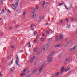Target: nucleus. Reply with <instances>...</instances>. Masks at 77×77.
I'll list each match as a JSON object with an SVG mask.
<instances>
[{
    "instance_id": "f257e3e1",
    "label": "nucleus",
    "mask_w": 77,
    "mask_h": 77,
    "mask_svg": "<svg viewBox=\"0 0 77 77\" xmlns=\"http://www.w3.org/2000/svg\"><path fill=\"white\" fill-rule=\"evenodd\" d=\"M45 62H43L42 64L39 67V69L36 73V74H37V75H38V74H41V73L42 71L43 66H44V65H45Z\"/></svg>"
},
{
    "instance_id": "f03ea898",
    "label": "nucleus",
    "mask_w": 77,
    "mask_h": 77,
    "mask_svg": "<svg viewBox=\"0 0 77 77\" xmlns=\"http://www.w3.org/2000/svg\"><path fill=\"white\" fill-rule=\"evenodd\" d=\"M53 56V53H51L48 56L47 60L48 62H51L53 60V57H51Z\"/></svg>"
},
{
    "instance_id": "7ed1b4c3",
    "label": "nucleus",
    "mask_w": 77,
    "mask_h": 77,
    "mask_svg": "<svg viewBox=\"0 0 77 77\" xmlns=\"http://www.w3.org/2000/svg\"><path fill=\"white\" fill-rule=\"evenodd\" d=\"M77 47V45H75L73 48H70L69 49V51H73V50H75V48Z\"/></svg>"
},
{
    "instance_id": "20e7f679",
    "label": "nucleus",
    "mask_w": 77,
    "mask_h": 77,
    "mask_svg": "<svg viewBox=\"0 0 77 77\" xmlns=\"http://www.w3.org/2000/svg\"><path fill=\"white\" fill-rule=\"evenodd\" d=\"M35 58H36V57L35 56H33L31 58L30 60V62H33V60H34Z\"/></svg>"
},
{
    "instance_id": "39448f33",
    "label": "nucleus",
    "mask_w": 77,
    "mask_h": 77,
    "mask_svg": "<svg viewBox=\"0 0 77 77\" xmlns=\"http://www.w3.org/2000/svg\"><path fill=\"white\" fill-rule=\"evenodd\" d=\"M68 58H66V59L65 60V61H64V63L65 65H66V63H67V62H68Z\"/></svg>"
},
{
    "instance_id": "423d86ee",
    "label": "nucleus",
    "mask_w": 77,
    "mask_h": 77,
    "mask_svg": "<svg viewBox=\"0 0 77 77\" xmlns=\"http://www.w3.org/2000/svg\"><path fill=\"white\" fill-rule=\"evenodd\" d=\"M62 44H61L60 45H56L54 47L55 48H56V47H60L61 46H62Z\"/></svg>"
},
{
    "instance_id": "0eeeda50",
    "label": "nucleus",
    "mask_w": 77,
    "mask_h": 77,
    "mask_svg": "<svg viewBox=\"0 0 77 77\" xmlns=\"http://www.w3.org/2000/svg\"><path fill=\"white\" fill-rule=\"evenodd\" d=\"M18 61L17 60H16L15 62H16V65H17V66H18L19 67H20V65H19V64H18Z\"/></svg>"
},
{
    "instance_id": "6e6552de",
    "label": "nucleus",
    "mask_w": 77,
    "mask_h": 77,
    "mask_svg": "<svg viewBox=\"0 0 77 77\" xmlns=\"http://www.w3.org/2000/svg\"><path fill=\"white\" fill-rule=\"evenodd\" d=\"M59 38L60 39H62L63 38V35L62 34H60Z\"/></svg>"
},
{
    "instance_id": "1a4fd4ad",
    "label": "nucleus",
    "mask_w": 77,
    "mask_h": 77,
    "mask_svg": "<svg viewBox=\"0 0 77 77\" xmlns=\"http://www.w3.org/2000/svg\"><path fill=\"white\" fill-rule=\"evenodd\" d=\"M15 68V67H12L10 69V70L11 71H14Z\"/></svg>"
},
{
    "instance_id": "9d476101",
    "label": "nucleus",
    "mask_w": 77,
    "mask_h": 77,
    "mask_svg": "<svg viewBox=\"0 0 77 77\" xmlns=\"http://www.w3.org/2000/svg\"><path fill=\"white\" fill-rule=\"evenodd\" d=\"M37 35V32L36 31H34V35L35 36Z\"/></svg>"
},
{
    "instance_id": "9b49d317",
    "label": "nucleus",
    "mask_w": 77,
    "mask_h": 77,
    "mask_svg": "<svg viewBox=\"0 0 77 77\" xmlns=\"http://www.w3.org/2000/svg\"><path fill=\"white\" fill-rule=\"evenodd\" d=\"M51 41H52V38H49L48 39V42H51Z\"/></svg>"
},
{
    "instance_id": "f8f14e48",
    "label": "nucleus",
    "mask_w": 77,
    "mask_h": 77,
    "mask_svg": "<svg viewBox=\"0 0 77 77\" xmlns=\"http://www.w3.org/2000/svg\"><path fill=\"white\" fill-rule=\"evenodd\" d=\"M34 26H35V24H31L30 28V29H31V28H32V27H34Z\"/></svg>"
},
{
    "instance_id": "ddd939ff",
    "label": "nucleus",
    "mask_w": 77,
    "mask_h": 77,
    "mask_svg": "<svg viewBox=\"0 0 77 77\" xmlns=\"http://www.w3.org/2000/svg\"><path fill=\"white\" fill-rule=\"evenodd\" d=\"M4 13H5V10L3 9L2 11H1V14H3Z\"/></svg>"
},
{
    "instance_id": "4468645a",
    "label": "nucleus",
    "mask_w": 77,
    "mask_h": 77,
    "mask_svg": "<svg viewBox=\"0 0 77 77\" xmlns=\"http://www.w3.org/2000/svg\"><path fill=\"white\" fill-rule=\"evenodd\" d=\"M71 27V25H67L66 26V28L67 29H70V27Z\"/></svg>"
},
{
    "instance_id": "2eb2a0df",
    "label": "nucleus",
    "mask_w": 77,
    "mask_h": 77,
    "mask_svg": "<svg viewBox=\"0 0 77 77\" xmlns=\"http://www.w3.org/2000/svg\"><path fill=\"white\" fill-rule=\"evenodd\" d=\"M59 74H60V73L59 72H57V74L55 75L56 77H57L59 75Z\"/></svg>"
},
{
    "instance_id": "dca6fc26",
    "label": "nucleus",
    "mask_w": 77,
    "mask_h": 77,
    "mask_svg": "<svg viewBox=\"0 0 77 77\" xmlns=\"http://www.w3.org/2000/svg\"><path fill=\"white\" fill-rule=\"evenodd\" d=\"M49 46H50V45H48V44H47L45 47L46 48H48Z\"/></svg>"
},
{
    "instance_id": "f3484780",
    "label": "nucleus",
    "mask_w": 77,
    "mask_h": 77,
    "mask_svg": "<svg viewBox=\"0 0 77 77\" xmlns=\"http://www.w3.org/2000/svg\"><path fill=\"white\" fill-rule=\"evenodd\" d=\"M35 10H36V9H33L32 11V14L33 13H35Z\"/></svg>"
},
{
    "instance_id": "a211bd4d",
    "label": "nucleus",
    "mask_w": 77,
    "mask_h": 77,
    "mask_svg": "<svg viewBox=\"0 0 77 77\" xmlns=\"http://www.w3.org/2000/svg\"><path fill=\"white\" fill-rule=\"evenodd\" d=\"M17 57H15L16 59V60H17V61H19V60H18V55H17L16 56Z\"/></svg>"
},
{
    "instance_id": "6ab92c4d",
    "label": "nucleus",
    "mask_w": 77,
    "mask_h": 77,
    "mask_svg": "<svg viewBox=\"0 0 77 77\" xmlns=\"http://www.w3.org/2000/svg\"><path fill=\"white\" fill-rule=\"evenodd\" d=\"M64 68H65V67H64V66H63L61 68V70L63 71L64 70Z\"/></svg>"
},
{
    "instance_id": "aec40b11",
    "label": "nucleus",
    "mask_w": 77,
    "mask_h": 77,
    "mask_svg": "<svg viewBox=\"0 0 77 77\" xmlns=\"http://www.w3.org/2000/svg\"><path fill=\"white\" fill-rule=\"evenodd\" d=\"M36 71H37V69H36L34 70L33 71V73H34V72H36Z\"/></svg>"
},
{
    "instance_id": "412c9836",
    "label": "nucleus",
    "mask_w": 77,
    "mask_h": 77,
    "mask_svg": "<svg viewBox=\"0 0 77 77\" xmlns=\"http://www.w3.org/2000/svg\"><path fill=\"white\" fill-rule=\"evenodd\" d=\"M64 3H60V4H59V6H62V5H63Z\"/></svg>"
},
{
    "instance_id": "4be33fe9",
    "label": "nucleus",
    "mask_w": 77,
    "mask_h": 77,
    "mask_svg": "<svg viewBox=\"0 0 77 77\" xmlns=\"http://www.w3.org/2000/svg\"><path fill=\"white\" fill-rule=\"evenodd\" d=\"M59 39L58 38H55V42H57L58 41Z\"/></svg>"
},
{
    "instance_id": "5701e85b",
    "label": "nucleus",
    "mask_w": 77,
    "mask_h": 77,
    "mask_svg": "<svg viewBox=\"0 0 77 77\" xmlns=\"http://www.w3.org/2000/svg\"><path fill=\"white\" fill-rule=\"evenodd\" d=\"M23 51L22 50H21L18 52V53H23Z\"/></svg>"
},
{
    "instance_id": "b1692460",
    "label": "nucleus",
    "mask_w": 77,
    "mask_h": 77,
    "mask_svg": "<svg viewBox=\"0 0 77 77\" xmlns=\"http://www.w3.org/2000/svg\"><path fill=\"white\" fill-rule=\"evenodd\" d=\"M37 51V49H36V48H35L34 49V51H35V52H36Z\"/></svg>"
},
{
    "instance_id": "393cba45",
    "label": "nucleus",
    "mask_w": 77,
    "mask_h": 77,
    "mask_svg": "<svg viewBox=\"0 0 77 77\" xmlns=\"http://www.w3.org/2000/svg\"><path fill=\"white\" fill-rule=\"evenodd\" d=\"M72 40H70L69 42V43L70 44H71L72 43Z\"/></svg>"
},
{
    "instance_id": "a878e982",
    "label": "nucleus",
    "mask_w": 77,
    "mask_h": 77,
    "mask_svg": "<svg viewBox=\"0 0 77 77\" xmlns=\"http://www.w3.org/2000/svg\"><path fill=\"white\" fill-rule=\"evenodd\" d=\"M57 37H58V35H57L55 36V39H57L58 38Z\"/></svg>"
},
{
    "instance_id": "bb28decb",
    "label": "nucleus",
    "mask_w": 77,
    "mask_h": 77,
    "mask_svg": "<svg viewBox=\"0 0 77 77\" xmlns=\"http://www.w3.org/2000/svg\"><path fill=\"white\" fill-rule=\"evenodd\" d=\"M63 72V71L61 70V72H60V74H62Z\"/></svg>"
},
{
    "instance_id": "cd10ccee",
    "label": "nucleus",
    "mask_w": 77,
    "mask_h": 77,
    "mask_svg": "<svg viewBox=\"0 0 77 77\" xmlns=\"http://www.w3.org/2000/svg\"><path fill=\"white\" fill-rule=\"evenodd\" d=\"M3 3V0H0V4H2Z\"/></svg>"
},
{
    "instance_id": "c85d7f7f",
    "label": "nucleus",
    "mask_w": 77,
    "mask_h": 77,
    "mask_svg": "<svg viewBox=\"0 0 77 77\" xmlns=\"http://www.w3.org/2000/svg\"><path fill=\"white\" fill-rule=\"evenodd\" d=\"M44 38H42L41 39V41H44Z\"/></svg>"
},
{
    "instance_id": "c756f323",
    "label": "nucleus",
    "mask_w": 77,
    "mask_h": 77,
    "mask_svg": "<svg viewBox=\"0 0 77 77\" xmlns=\"http://www.w3.org/2000/svg\"><path fill=\"white\" fill-rule=\"evenodd\" d=\"M65 5V8L66 9L68 10V7L67 6H66V5Z\"/></svg>"
},
{
    "instance_id": "7c9ffc66",
    "label": "nucleus",
    "mask_w": 77,
    "mask_h": 77,
    "mask_svg": "<svg viewBox=\"0 0 77 77\" xmlns=\"http://www.w3.org/2000/svg\"><path fill=\"white\" fill-rule=\"evenodd\" d=\"M43 2V3L42 4L43 5H45V1H44Z\"/></svg>"
},
{
    "instance_id": "2f4dec72",
    "label": "nucleus",
    "mask_w": 77,
    "mask_h": 77,
    "mask_svg": "<svg viewBox=\"0 0 77 77\" xmlns=\"http://www.w3.org/2000/svg\"><path fill=\"white\" fill-rule=\"evenodd\" d=\"M17 4H15V5L16 6H18V2H17Z\"/></svg>"
},
{
    "instance_id": "473e14b6",
    "label": "nucleus",
    "mask_w": 77,
    "mask_h": 77,
    "mask_svg": "<svg viewBox=\"0 0 77 77\" xmlns=\"http://www.w3.org/2000/svg\"><path fill=\"white\" fill-rule=\"evenodd\" d=\"M0 35L1 36H2L3 35V32L1 33L0 34Z\"/></svg>"
},
{
    "instance_id": "72a5a7b5",
    "label": "nucleus",
    "mask_w": 77,
    "mask_h": 77,
    "mask_svg": "<svg viewBox=\"0 0 77 77\" xmlns=\"http://www.w3.org/2000/svg\"><path fill=\"white\" fill-rule=\"evenodd\" d=\"M31 76V75H27L26 76V77H30Z\"/></svg>"
},
{
    "instance_id": "f704fd0d",
    "label": "nucleus",
    "mask_w": 77,
    "mask_h": 77,
    "mask_svg": "<svg viewBox=\"0 0 77 77\" xmlns=\"http://www.w3.org/2000/svg\"><path fill=\"white\" fill-rule=\"evenodd\" d=\"M26 71H27V69H26L23 70V72H26Z\"/></svg>"
},
{
    "instance_id": "c9c22d12",
    "label": "nucleus",
    "mask_w": 77,
    "mask_h": 77,
    "mask_svg": "<svg viewBox=\"0 0 77 77\" xmlns=\"http://www.w3.org/2000/svg\"><path fill=\"white\" fill-rule=\"evenodd\" d=\"M31 47V45H30V43H29V47Z\"/></svg>"
},
{
    "instance_id": "e433bc0d",
    "label": "nucleus",
    "mask_w": 77,
    "mask_h": 77,
    "mask_svg": "<svg viewBox=\"0 0 77 77\" xmlns=\"http://www.w3.org/2000/svg\"><path fill=\"white\" fill-rule=\"evenodd\" d=\"M71 20L72 21H74V19H73V18L71 17Z\"/></svg>"
},
{
    "instance_id": "4c0bfd02",
    "label": "nucleus",
    "mask_w": 77,
    "mask_h": 77,
    "mask_svg": "<svg viewBox=\"0 0 77 77\" xmlns=\"http://www.w3.org/2000/svg\"><path fill=\"white\" fill-rule=\"evenodd\" d=\"M46 33L47 34H49V31H46Z\"/></svg>"
},
{
    "instance_id": "58836bf2",
    "label": "nucleus",
    "mask_w": 77,
    "mask_h": 77,
    "mask_svg": "<svg viewBox=\"0 0 77 77\" xmlns=\"http://www.w3.org/2000/svg\"><path fill=\"white\" fill-rule=\"evenodd\" d=\"M41 18H42V17H41V16L39 17V20H41Z\"/></svg>"
},
{
    "instance_id": "ea45409f",
    "label": "nucleus",
    "mask_w": 77,
    "mask_h": 77,
    "mask_svg": "<svg viewBox=\"0 0 77 77\" xmlns=\"http://www.w3.org/2000/svg\"><path fill=\"white\" fill-rule=\"evenodd\" d=\"M8 11L10 13H11L12 12L11 11L9 10V9H8Z\"/></svg>"
},
{
    "instance_id": "a19ab883",
    "label": "nucleus",
    "mask_w": 77,
    "mask_h": 77,
    "mask_svg": "<svg viewBox=\"0 0 77 77\" xmlns=\"http://www.w3.org/2000/svg\"><path fill=\"white\" fill-rule=\"evenodd\" d=\"M64 46L65 47H67V46H68V45L67 44H65Z\"/></svg>"
},
{
    "instance_id": "79ce46f5",
    "label": "nucleus",
    "mask_w": 77,
    "mask_h": 77,
    "mask_svg": "<svg viewBox=\"0 0 77 77\" xmlns=\"http://www.w3.org/2000/svg\"><path fill=\"white\" fill-rule=\"evenodd\" d=\"M42 50H43V51H45V48H42Z\"/></svg>"
},
{
    "instance_id": "37998d69",
    "label": "nucleus",
    "mask_w": 77,
    "mask_h": 77,
    "mask_svg": "<svg viewBox=\"0 0 77 77\" xmlns=\"http://www.w3.org/2000/svg\"><path fill=\"white\" fill-rule=\"evenodd\" d=\"M26 14V12H24L23 13V15L24 16L25 15V14Z\"/></svg>"
},
{
    "instance_id": "c03bdc74",
    "label": "nucleus",
    "mask_w": 77,
    "mask_h": 77,
    "mask_svg": "<svg viewBox=\"0 0 77 77\" xmlns=\"http://www.w3.org/2000/svg\"><path fill=\"white\" fill-rule=\"evenodd\" d=\"M70 6L72 8V4H71L70 5Z\"/></svg>"
},
{
    "instance_id": "a18cd8bd",
    "label": "nucleus",
    "mask_w": 77,
    "mask_h": 77,
    "mask_svg": "<svg viewBox=\"0 0 77 77\" xmlns=\"http://www.w3.org/2000/svg\"><path fill=\"white\" fill-rule=\"evenodd\" d=\"M66 22H68V19L66 18Z\"/></svg>"
},
{
    "instance_id": "49530a36",
    "label": "nucleus",
    "mask_w": 77,
    "mask_h": 77,
    "mask_svg": "<svg viewBox=\"0 0 77 77\" xmlns=\"http://www.w3.org/2000/svg\"><path fill=\"white\" fill-rule=\"evenodd\" d=\"M0 77H2V73L1 72H0Z\"/></svg>"
},
{
    "instance_id": "de8ad7c7",
    "label": "nucleus",
    "mask_w": 77,
    "mask_h": 77,
    "mask_svg": "<svg viewBox=\"0 0 77 77\" xmlns=\"http://www.w3.org/2000/svg\"><path fill=\"white\" fill-rule=\"evenodd\" d=\"M66 44H67L68 46L69 45H70L69 42H68L67 43H66Z\"/></svg>"
},
{
    "instance_id": "09e8293b",
    "label": "nucleus",
    "mask_w": 77,
    "mask_h": 77,
    "mask_svg": "<svg viewBox=\"0 0 77 77\" xmlns=\"http://www.w3.org/2000/svg\"><path fill=\"white\" fill-rule=\"evenodd\" d=\"M13 63V60H11V64H12V63Z\"/></svg>"
},
{
    "instance_id": "8fccbe9b",
    "label": "nucleus",
    "mask_w": 77,
    "mask_h": 77,
    "mask_svg": "<svg viewBox=\"0 0 77 77\" xmlns=\"http://www.w3.org/2000/svg\"><path fill=\"white\" fill-rule=\"evenodd\" d=\"M66 69H67V70L68 71V70L70 69V67H69Z\"/></svg>"
},
{
    "instance_id": "3c124183",
    "label": "nucleus",
    "mask_w": 77,
    "mask_h": 77,
    "mask_svg": "<svg viewBox=\"0 0 77 77\" xmlns=\"http://www.w3.org/2000/svg\"><path fill=\"white\" fill-rule=\"evenodd\" d=\"M61 57V55H58V58L60 57Z\"/></svg>"
},
{
    "instance_id": "603ef678",
    "label": "nucleus",
    "mask_w": 77,
    "mask_h": 77,
    "mask_svg": "<svg viewBox=\"0 0 77 77\" xmlns=\"http://www.w3.org/2000/svg\"><path fill=\"white\" fill-rule=\"evenodd\" d=\"M21 76H22V75H24V74H22L21 75H20Z\"/></svg>"
},
{
    "instance_id": "864d4df0",
    "label": "nucleus",
    "mask_w": 77,
    "mask_h": 77,
    "mask_svg": "<svg viewBox=\"0 0 77 77\" xmlns=\"http://www.w3.org/2000/svg\"><path fill=\"white\" fill-rule=\"evenodd\" d=\"M34 42H36V40H34Z\"/></svg>"
},
{
    "instance_id": "5fc2aeb1",
    "label": "nucleus",
    "mask_w": 77,
    "mask_h": 77,
    "mask_svg": "<svg viewBox=\"0 0 77 77\" xmlns=\"http://www.w3.org/2000/svg\"><path fill=\"white\" fill-rule=\"evenodd\" d=\"M45 17V16H43L42 17V19H44Z\"/></svg>"
},
{
    "instance_id": "6e6d98bb",
    "label": "nucleus",
    "mask_w": 77,
    "mask_h": 77,
    "mask_svg": "<svg viewBox=\"0 0 77 77\" xmlns=\"http://www.w3.org/2000/svg\"><path fill=\"white\" fill-rule=\"evenodd\" d=\"M60 23H63V20H61Z\"/></svg>"
},
{
    "instance_id": "4d7b16f0",
    "label": "nucleus",
    "mask_w": 77,
    "mask_h": 77,
    "mask_svg": "<svg viewBox=\"0 0 77 77\" xmlns=\"http://www.w3.org/2000/svg\"><path fill=\"white\" fill-rule=\"evenodd\" d=\"M32 16L33 18L34 17V16H35V14H33Z\"/></svg>"
},
{
    "instance_id": "13d9d810",
    "label": "nucleus",
    "mask_w": 77,
    "mask_h": 77,
    "mask_svg": "<svg viewBox=\"0 0 77 77\" xmlns=\"http://www.w3.org/2000/svg\"><path fill=\"white\" fill-rule=\"evenodd\" d=\"M12 6H13V7H14V8H15V6H14V4H12Z\"/></svg>"
},
{
    "instance_id": "bf43d9fd",
    "label": "nucleus",
    "mask_w": 77,
    "mask_h": 77,
    "mask_svg": "<svg viewBox=\"0 0 77 77\" xmlns=\"http://www.w3.org/2000/svg\"><path fill=\"white\" fill-rule=\"evenodd\" d=\"M38 22H41V20L39 19V20H38Z\"/></svg>"
},
{
    "instance_id": "052dcab7",
    "label": "nucleus",
    "mask_w": 77,
    "mask_h": 77,
    "mask_svg": "<svg viewBox=\"0 0 77 77\" xmlns=\"http://www.w3.org/2000/svg\"><path fill=\"white\" fill-rule=\"evenodd\" d=\"M65 70L66 72H67V71H68V70L67 69H66Z\"/></svg>"
},
{
    "instance_id": "680f3d73",
    "label": "nucleus",
    "mask_w": 77,
    "mask_h": 77,
    "mask_svg": "<svg viewBox=\"0 0 77 77\" xmlns=\"http://www.w3.org/2000/svg\"><path fill=\"white\" fill-rule=\"evenodd\" d=\"M7 59L8 60H9V57H7Z\"/></svg>"
},
{
    "instance_id": "e2e57ef3",
    "label": "nucleus",
    "mask_w": 77,
    "mask_h": 77,
    "mask_svg": "<svg viewBox=\"0 0 77 77\" xmlns=\"http://www.w3.org/2000/svg\"><path fill=\"white\" fill-rule=\"evenodd\" d=\"M48 24V23H47L45 24V26H47Z\"/></svg>"
},
{
    "instance_id": "0e129e2a",
    "label": "nucleus",
    "mask_w": 77,
    "mask_h": 77,
    "mask_svg": "<svg viewBox=\"0 0 77 77\" xmlns=\"http://www.w3.org/2000/svg\"><path fill=\"white\" fill-rule=\"evenodd\" d=\"M38 38H39V37H38V36H37L36 37V39H38Z\"/></svg>"
},
{
    "instance_id": "69168bd1",
    "label": "nucleus",
    "mask_w": 77,
    "mask_h": 77,
    "mask_svg": "<svg viewBox=\"0 0 77 77\" xmlns=\"http://www.w3.org/2000/svg\"><path fill=\"white\" fill-rule=\"evenodd\" d=\"M19 27V25H17L16 27V28L17 29Z\"/></svg>"
},
{
    "instance_id": "338daca9",
    "label": "nucleus",
    "mask_w": 77,
    "mask_h": 77,
    "mask_svg": "<svg viewBox=\"0 0 77 77\" xmlns=\"http://www.w3.org/2000/svg\"><path fill=\"white\" fill-rule=\"evenodd\" d=\"M52 77H54V75H52Z\"/></svg>"
},
{
    "instance_id": "774afa93",
    "label": "nucleus",
    "mask_w": 77,
    "mask_h": 77,
    "mask_svg": "<svg viewBox=\"0 0 77 77\" xmlns=\"http://www.w3.org/2000/svg\"><path fill=\"white\" fill-rule=\"evenodd\" d=\"M11 48H14V46H11Z\"/></svg>"
}]
</instances>
